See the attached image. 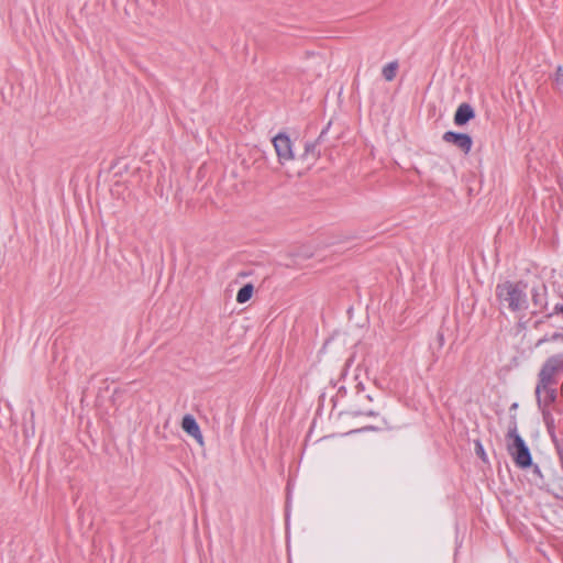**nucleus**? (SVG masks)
I'll use <instances>...</instances> for the list:
<instances>
[{
	"instance_id": "nucleus-1",
	"label": "nucleus",
	"mask_w": 563,
	"mask_h": 563,
	"mask_svg": "<svg viewBox=\"0 0 563 563\" xmlns=\"http://www.w3.org/2000/svg\"><path fill=\"white\" fill-rule=\"evenodd\" d=\"M507 452L512 457L514 463L521 470L532 466V455L526 441L518 432V422L516 413H510L508 421V431L506 434Z\"/></svg>"
},
{
	"instance_id": "nucleus-2",
	"label": "nucleus",
	"mask_w": 563,
	"mask_h": 563,
	"mask_svg": "<svg viewBox=\"0 0 563 563\" xmlns=\"http://www.w3.org/2000/svg\"><path fill=\"white\" fill-rule=\"evenodd\" d=\"M527 284L523 282L506 280L496 286V297L500 302H506L510 311L517 312L528 308Z\"/></svg>"
},
{
	"instance_id": "nucleus-3",
	"label": "nucleus",
	"mask_w": 563,
	"mask_h": 563,
	"mask_svg": "<svg viewBox=\"0 0 563 563\" xmlns=\"http://www.w3.org/2000/svg\"><path fill=\"white\" fill-rule=\"evenodd\" d=\"M563 374V354H555L545 360L538 374V383L536 386V398L538 407L541 408V388L548 386H556L559 383L558 375Z\"/></svg>"
},
{
	"instance_id": "nucleus-4",
	"label": "nucleus",
	"mask_w": 563,
	"mask_h": 563,
	"mask_svg": "<svg viewBox=\"0 0 563 563\" xmlns=\"http://www.w3.org/2000/svg\"><path fill=\"white\" fill-rule=\"evenodd\" d=\"M278 162L280 164H285L286 162H289L295 158L294 152H292V142L284 132L278 133L275 135L272 140Z\"/></svg>"
},
{
	"instance_id": "nucleus-5",
	"label": "nucleus",
	"mask_w": 563,
	"mask_h": 563,
	"mask_svg": "<svg viewBox=\"0 0 563 563\" xmlns=\"http://www.w3.org/2000/svg\"><path fill=\"white\" fill-rule=\"evenodd\" d=\"M445 143L452 144L460 148L464 154H468L473 146V139L467 133L446 131L442 135Z\"/></svg>"
},
{
	"instance_id": "nucleus-6",
	"label": "nucleus",
	"mask_w": 563,
	"mask_h": 563,
	"mask_svg": "<svg viewBox=\"0 0 563 563\" xmlns=\"http://www.w3.org/2000/svg\"><path fill=\"white\" fill-rule=\"evenodd\" d=\"M329 128H330V123L327 125V128H324L321 131L320 135L318 136V139L314 142H307L305 144V151L300 156L301 159L307 161L309 163H313L320 157L321 154H320V151L317 150V146L323 140V136L327 134Z\"/></svg>"
},
{
	"instance_id": "nucleus-7",
	"label": "nucleus",
	"mask_w": 563,
	"mask_h": 563,
	"mask_svg": "<svg viewBox=\"0 0 563 563\" xmlns=\"http://www.w3.org/2000/svg\"><path fill=\"white\" fill-rule=\"evenodd\" d=\"M183 430L192 437L201 446L203 445V437L200 427L191 415H185L181 421Z\"/></svg>"
},
{
	"instance_id": "nucleus-8",
	"label": "nucleus",
	"mask_w": 563,
	"mask_h": 563,
	"mask_svg": "<svg viewBox=\"0 0 563 563\" xmlns=\"http://www.w3.org/2000/svg\"><path fill=\"white\" fill-rule=\"evenodd\" d=\"M474 118H475L474 108L470 103L463 102L455 110V113L453 117V122L456 126H463V125L467 124Z\"/></svg>"
},
{
	"instance_id": "nucleus-9",
	"label": "nucleus",
	"mask_w": 563,
	"mask_h": 563,
	"mask_svg": "<svg viewBox=\"0 0 563 563\" xmlns=\"http://www.w3.org/2000/svg\"><path fill=\"white\" fill-rule=\"evenodd\" d=\"M531 299L536 307L540 308L541 310L547 309V286L542 284L540 287H533L531 290Z\"/></svg>"
},
{
	"instance_id": "nucleus-10",
	"label": "nucleus",
	"mask_w": 563,
	"mask_h": 563,
	"mask_svg": "<svg viewBox=\"0 0 563 563\" xmlns=\"http://www.w3.org/2000/svg\"><path fill=\"white\" fill-rule=\"evenodd\" d=\"M544 393V397H541L542 406L539 408L542 411V408L548 409V407L552 404H554L558 399V389L556 386H548L544 388H541V393Z\"/></svg>"
},
{
	"instance_id": "nucleus-11",
	"label": "nucleus",
	"mask_w": 563,
	"mask_h": 563,
	"mask_svg": "<svg viewBox=\"0 0 563 563\" xmlns=\"http://www.w3.org/2000/svg\"><path fill=\"white\" fill-rule=\"evenodd\" d=\"M253 294H254L253 284H251V283L245 284L239 289V291L236 294V301L239 303H245L252 298Z\"/></svg>"
},
{
	"instance_id": "nucleus-12",
	"label": "nucleus",
	"mask_w": 563,
	"mask_h": 563,
	"mask_svg": "<svg viewBox=\"0 0 563 563\" xmlns=\"http://www.w3.org/2000/svg\"><path fill=\"white\" fill-rule=\"evenodd\" d=\"M542 418L551 439L556 438L554 418L549 409L542 408Z\"/></svg>"
},
{
	"instance_id": "nucleus-13",
	"label": "nucleus",
	"mask_w": 563,
	"mask_h": 563,
	"mask_svg": "<svg viewBox=\"0 0 563 563\" xmlns=\"http://www.w3.org/2000/svg\"><path fill=\"white\" fill-rule=\"evenodd\" d=\"M398 69V62L394 60L383 67L382 75L387 81L394 80Z\"/></svg>"
},
{
	"instance_id": "nucleus-14",
	"label": "nucleus",
	"mask_w": 563,
	"mask_h": 563,
	"mask_svg": "<svg viewBox=\"0 0 563 563\" xmlns=\"http://www.w3.org/2000/svg\"><path fill=\"white\" fill-rule=\"evenodd\" d=\"M553 82L555 86V89L561 90L563 87V67L558 66L554 73Z\"/></svg>"
},
{
	"instance_id": "nucleus-15",
	"label": "nucleus",
	"mask_w": 563,
	"mask_h": 563,
	"mask_svg": "<svg viewBox=\"0 0 563 563\" xmlns=\"http://www.w3.org/2000/svg\"><path fill=\"white\" fill-rule=\"evenodd\" d=\"M475 444V453L476 455L483 461V462H487V454L484 450V446L482 444V442L479 440H476L474 442Z\"/></svg>"
},
{
	"instance_id": "nucleus-16",
	"label": "nucleus",
	"mask_w": 563,
	"mask_h": 563,
	"mask_svg": "<svg viewBox=\"0 0 563 563\" xmlns=\"http://www.w3.org/2000/svg\"><path fill=\"white\" fill-rule=\"evenodd\" d=\"M563 314V303H556L552 311L545 314V318L550 319L553 316Z\"/></svg>"
},
{
	"instance_id": "nucleus-17",
	"label": "nucleus",
	"mask_w": 563,
	"mask_h": 563,
	"mask_svg": "<svg viewBox=\"0 0 563 563\" xmlns=\"http://www.w3.org/2000/svg\"><path fill=\"white\" fill-rule=\"evenodd\" d=\"M351 415L353 417H357V416L376 417V416H378V412H376L374 410H366V411L354 410V411H351Z\"/></svg>"
},
{
	"instance_id": "nucleus-18",
	"label": "nucleus",
	"mask_w": 563,
	"mask_h": 563,
	"mask_svg": "<svg viewBox=\"0 0 563 563\" xmlns=\"http://www.w3.org/2000/svg\"><path fill=\"white\" fill-rule=\"evenodd\" d=\"M552 441H553V443H554V446H555L556 453H558V455H559V459H560V457H562V455H563V442H562V441H560V440L558 439V437H556V438H554V439H552Z\"/></svg>"
},
{
	"instance_id": "nucleus-19",
	"label": "nucleus",
	"mask_w": 563,
	"mask_h": 563,
	"mask_svg": "<svg viewBox=\"0 0 563 563\" xmlns=\"http://www.w3.org/2000/svg\"><path fill=\"white\" fill-rule=\"evenodd\" d=\"M550 341H559V340H563V333L561 332H554L551 338L549 339Z\"/></svg>"
},
{
	"instance_id": "nucleus-20",
	"label": "nucleus",
	"mask_w": 563,
	"mask_h": 563,
	"mask_svg": "<svg viewBox=\"0 0 563 563\" xmlns=\"http://www.w3.org/2000/svg\"><path fill=\"white\" fill-rule=\"evenodd\" d=\"M437 338H438L440 346H442L444 344V335H443V333L439 332Z\"/></svg>"
},
{
	"instance_id": "nucleus-21",
	"label": "nucleus",
	"mask_w": 563,
	"mask_h": 563,
	"mask_svg": "<svg viewBox=\"0 0 563 563\" xmlns=\"http://www.w3.org/2000/svg\"><path fill=\"white\" fill-rule=\"evenodd\" d=\"M532 466H533V474H536V475L541 477L542 474H541L540 467L537 464L536 465L532 464Z\"/></svg>"
},
{
	"instance_id": "nucleus-22",
	"label": "nucleus",
	"mask_w": 563,
	"mask_h": 563,
	"mask_svg": "<svg viewBox=\"0 0 563 563\" xmlns=\"http://www.w3.org/2000/svg\"><path fill=\"white\" fill-rule=\"evenodd\" d=\"M362 430H364V431H367V430L374 431V430H378V428H375V427H372V426H367V427L362 428Z\"/></svg>"
},
{
	"instance_id": "nucleus-23",
	"label": "nucleus",
	"mask_w": 563,
	"mask_h": 563,
	"mask_svg": "<svg viewBox=\"0 0 563 563\" xmlns=\"http://www.w3.org/2000/svg\"><path fill=\"white\" fill-rule=\"evenodd\" d=\"M517 408H518V402H514V404H511L509 410L511 412V411L516 410Z\"/></svg>"
},
{
	"instance_id": "nucleus-24",
	"label": "nucleus",
	"mask_w": 563,
	"mask_h": 563,
	"mask_svg": "<svg viewBox=\"0 0 563 563\" xmlns=\"http://www.w3.org/2000/svg\"><path fill=\"white\" fill-rule=\"evenodd\" d=\"M560 464H561V468L563 471V455H562V457H560Z\"/></svg>"
},
{
	"instance_id": "nucleus-25",
	"label": "nucleus",
	"mask_w": 563,
	"mask_h": 563,
	"mask_svg": "<svg viewBox=\"0 0 563 563\" xmlns=\"http://www.w3.org/2000/svg\"><path fill=\"white\" fill-rule=\"evenodd\" d=\"M339 393H345V387H340Z\"/></svg>"
},
{
	"instance_id": "nucleus-26",
	"label": "nucleus",
	"mask_w": 563,
	"mask_h": 563,
	"mask_svg": "<svg viewBox=\"0 0 563 563\" xmlns=\"http://www.w3.org/2000/svg\"><path fill=\"white\" fill-rule=\"evenodd\" d=\"M356 387H357L358 389H363V385H362V383H358Z\"/></svg>"
}]
</instances>
